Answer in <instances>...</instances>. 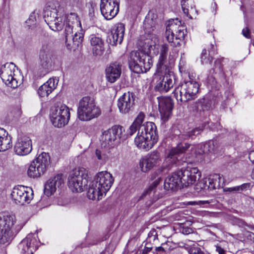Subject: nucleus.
<instances>
[{
  "label": "nucleus",
  "instance_id": "f257e3e1",
  "mask_svg": "<svg viewBox=\"0 0 254 254\" xmlns=\"http://www.w3.org/2000/svg\"><path fill=\"white\" fill-rule=\"evenodd\" d=\"M168 46L164 44L160 46L159 45H149L146 43L142 48L137 51H132L130 53L128 59V65L130 69L136 73H142L148 71L153 64L152 58L149 54L159 56L156 64V70L154 73V79L157 78L155 86L156 91L160 92H167L174 86V76L168 72L165 64L168 52Z\"/></svg>",
  "mask_w": 254,
  "mask_h": 254
},
{
  "label": "nucleus",
  "instance_id": "f03ea898",
  "mask_svg": "<svg viewBox=\"0 0 254 254\" xmlns=\"http://www.w3.org/2000/svg\"><path fill=\"white\" fill-rule=\"evenodd\" d=\"M43 17L45 21L53 31H61L65 25V43L68 49L78 47L81 44L84 31L76 13H70L64 21L65 17L59 14L56 8L47 6L44 10Z\"/></svg>",
  "mask_w": 254,
  "mask_h": 254
},
{
  "label": "nucleus",
  "instance_id": "7ed1b4c3",
  "mask_svg": "<svg viewBox=\"0 0 254 254\" xmlns=\"http://www.w3.org/2000/svg\"><path fill=\"white\" fill-rule=\"evenodd\" d=\"M111 174L107 171L97 173L89 185L87 191V197L91 200H99L109 190L114 183Z\"/></svg>",
  "mask_w": 254,
  "mask_h": 254
},
{
  "label": "nucleus",
  "instance_id": "20e7f679",
  "mask_svg": "<svg viewBox=\"0 0 254 254\" xmlns=\"http://www.w3.org/2000/svg\"><path fill=\"white\" fill-rule=\"evenodd\" d=\"M158 140L155 124L151 122H147L141 124L134 142L138 148L148 151L154 146Z\"/></svg>",
  "mask_w": 254,
  "mask_h": 254
},
{
  "label": "nucleus",
  "instance_id": "39448f33",
  "mask_svg": "<svg viewBox=\"0 0 254 254\" xmlns=\"http://www.w3.org/2000/svg\"><path fill=\"white\" fill-rule=\"evenodd\" d=\"M199 88L197 82L194 81L189 75V80L175 88L173 94L178 102L186 103L197 97Z\"/></svg>",
  "mask_w": 254,
  "mask_h": 254
},
{
  "label": "nucleus",
  "instance_id": "423d86ee",
  "mask_svg": "<svg viewBox=\"0 0 254 254\" xmlns=\"http://www.w3.org/2000/svg\"><path fill=\"white\" fill-rule=\"evenodd\" d=\"M101 114L99 107L90 97H83L78 103L77 116L82 121H88L98 117Z\"/></svg>",
  "mask_w": 254,
  "mask_h": 254
},
{
  "label": "nucleus",
  "instance_id": "0eeeda50",
  "mask_svg": "<svg viewBox=\"0 0 254 254\" xmlns=\"http://www.w3.org/2000/svg\"><path fill=\"white\" fill-rule=\"evenodd\" d=\"M50 163L49 155L45 152L41 153L31 163L27 170L28 176L32 178L41 177L46 173Z\"/></svg>",
  "mask_w": 254,
  "mask_h": 254
},
{
  "label": "nucleus",
  "instance_id": "6e6552de",
  "mask_svg": "<svg viewBox=\"0 0 254 254\" xmlns=\"http://www.w3.org/2000/svg\"><path fill=\"white\" fill-rule=\"evenodd\" d=\"M185 27L181 25L178 19L170 21L166 27L165 36L167 41L173 46L180 45V41L183 40L185 36Z\"/></svg>",
  "mask_w": 254,
  "mask_h": 254
},
{
  "label": "nucleus",
  "instance_id": "1a4fd4ad",
  "mask_svg": "<svg viewBox=\"0 0 254 254\" xmlns=\"http://www.w3.org/2000/svg\"><path fill=\"white\" fill-rule=\"evenodd\" d=\"M87 171L81 167L74 169L68 179V186L73 192H81L87 183Z\"/></svg>",
  "mask_w": 254,
  "mask_h": 254
},
{
  "label": "nucleus",
  "instance_id": "9d476101",
  "mask_svg": "<svg viewBox=\"0 0 254 254\" xmlns=\"http://www.w3.org/2000/svg\"><path fill=\"white\" fill-rule=\"evenodd\" d=\"M17 71L15 65L11 63H6L1 66L0 76L2 81L8 86L15 88L20 84V81L17 78Z\"/></svg>",
  "mask_w": 254,
  "mask_h": 254
},
{
  "label": "nucleus",
  "instance_id": "9b49d317",
  "mask_svg": "<svg viewBox=\"0 0 254 254\" xmlns=\"http://www.w3.org/2000/svg\"><path fill=\"white\" fill-rule=\"evenodd\" d=\"M50 119L56 127H61L65 126L70 119L69 108L65 105H61L51 109Z\"/></svg>",
  "mask_w": 254,
  "mask_h": 254
},
{
  "label": "nucleus",
  "instance_id": "f8f14e48",
  "mask_svg": "<svg viewBox=\"0 0 254 254\" xmlns=\"http://www.w3.org/2000/svg\"><path fill=\"white\" fill-rule=\"evenodd\" d=\"M33 195L31 188L21 185L14 187L10 193L13 202L21 205L29 203L33 199Z\"/></svg>",
  "mask_w": 254,
  "mask_h": 254
},
{
  "label": "nucleus",
  "instance_id": "ddd939ff",
  "mask_svg": "<svg viewBox=\"0 0 254 254\" xmlns=\"http://www.w3.org/2000/svg\"><path fill=\"white\" fill-rule=\"evenodd\" d=\"M124 131V127L119 125L114 126L104 131L101 138L102 146L104 147L111 146L116 140L121 138Z\"/></svg>",
  "mask_w": 254,
  "mask_h": 254
},
{
  "label": "nucleus",
  "instance_id": "4468645a",
  "mask_svg": "<svg viewBox=\"0 0 254 254\" xmlns=\"http://www.w3.org/2000/svg\"><path fill=\"white\" fill-rule=\"evenodd\" d=\"M162 161L160 153L154 150L142 157L139 161V167L142 172L146 173L159 165Z\"/></svg>",
  "mask_w": 254,
  "mask_h": 254
},
{
  "label": "nucleus",
  "instance_id": "2eb2a0df",
  "mask_svg": "<svg viewBox=\"0 0 254 254\" xmlns=\"http://www.w3.org/2000/svg\"><path fill=\"white\" fill-rule=\"evenodd\" d=\"M120 7V0H101L100 11L106 20L114 18L118 13Z\"/></svg>",
  "mask_w": 254,
  "mask_h": 254
},
{
  "label": "nucleus",
  "instance_id": "dca6fc26",
  "mask_svg": "<svg viewBox=\"0 0 254 254\" xmlns=\"http://www.w3.org/2000/svg\"><path fill=\"white\" fill-rule=\"evenodd\" d=\"M157 99L161 120L166 122L172 115L174 107L173 101L171 97L168 96L158 97Z\"/></svg>",
  "mask_w": 254,
  "mask_h": 254
},
{
  "label": "nucleus",
  "instance_id": "f3484780",
  "mask_svg": "<svg viewBox=\"0 0 254 254\" xmlns=\"http://www.w3.org/2000/svg\"><path fill=\"white\" fill-rule=\"evenodd\" d=\"M178 172L182 173V175L180 174L179 176L182 187L193 184L201 176L200 172L195 167H188L186 169L178 170Z\"/></svg>",
  "mask_w": 254,
  "mask_h": 254
},
{
  "label": "nucleus",
  "instance_id": "a211bd4d",
  "mask_svg": "<svg viewBox=\"0 0 254 254\" xmlns=\"http://www.w3.org/2000/svg\"><path fill=\"white\" fill-rule=\"evenodd\" d=\"M37 234L30 233L19 244L21 254H33L40 243Z\"/></svg>",
  "mask_w": 254,
  "mask_h": 254
},
{
  "label": "nucleus",
  "instance_id": "6ab92c4d",
  "mask_svg": "<svg viewBox=\"0 0 254 254\" xmlns=\"http://www.w3.org/2000/svg\"><path fill=\"white\" fill-rule=\"evenodd\" d=\"M32 150V140L26 135L18 136L14 146V151L18 156H25L29 154Z\"/></svg>",
  "mask_w": 254,
  "mask_h": 254
},
{
  "label": "nucleus",
  "instance_id": "aec40b11",
  "mask_svg": "<svg viewBox=\"0 0 254 254\" xmlns=\"http://www.w3.org/2000/svg\"><path fill=\"white\" fill-rule=\"evenodd\" d=\"M16 222L14 215L6 212L0 214V228L10 237L16 232L15 229Z\"/></svg>",
  "mask_w": 254,
  "mask_h": 254
},
{
  "label": "nucleus",
  "instance_id": "412c9836",
  "mask_svg": "<svg viewBox=\"0 0 254 254\" xmlns=\"http://www.w3.org/2000/svg\"><path fill=\"white\" fill-rule=\"evenodd\" d=\"M134 95L130 92L125 93L118 100V107L120 113L128 114L133 109Z\"/></svg>",
  "mask_w": 254,
  "mask_h": 254
},
{
  "label": "nucleus",
  "instance_id": "4be33fe9",
  "mask_svg": "<svg viewBox=\"0 0 254 254\" xmlns=\"http://www.w3.org/2000/svg\"><path fill=\"white\" fill-rule=\"evenodd\" d=\"M122 65L117 62L111 63L105 70L107 81L111 83L115 82L121 76Z\"/></svg>",
  "mask_w": 254,
  "mask_h": 254
},
{
  "label": "nucleus",
  "instance_id": "5701e85b",
  "mask_svg": "<svg viewBox=\"0 0 254 254\" xmlns=\"http://www.w3.org/2000/svg\"><path fill=\"white\" fill-rule=\"evenodd\" d=\"M190 146L188 143L181 142L176 147L172 148L168 154L166 161L170 164H176L179 161L180 154L185 152Z\"/></svg>",
  "mask_w": 254,
  "mask_h": 254
},
{
  "label": "nucleus",
  "instance_id": "b1692460",
  "mask_svg": "<svg viewBox=\"0 0 254 254\" xmlns=\"http://www.w3.org/2000/svg\"><path fill=\"white\" fill-rule=\"evenodd\" d=\"M64 184L62 176L57 175L50 179L45 184L44 192L47 196L52 195L56 191L57 188Z\"/></svg>",
  "mask_w": 254,
  "mask_h": 254
},
{
  "label": "nucleus",
  "instance_id": "393cba45",
  "mask_svg": "<svg viewBox=\"0 0 254 254\" xmlns=\"http://www.w3.org/2000/svg\"><path fill=\"white\" fill-rule=\"evenodd\" d=\"M125 31V25L122 23L115 24L111 29L112 39H110L111 44L117 45L121 44L124 39Z\"/></svg>",
  "mask_w": 254,
  "mask_h": 254
},
{
  "label": "nucleus",
  "instance_id": "a878e982",
  "mask_svg": "<svg viewBox=\"0 0 254 254\" xmlns=\"http://www.w3.org/2000/svg\"><path fill=\"white\" fill-rule=\"evenodd\" d=\"M182 173L178 171L168 176L165 180L164 187L166 190H175L181 186V179L179 175Z\"/></svg>",
  "mask_w": 254,
  "mask_h": 254
},
{
  "label": "nucleus",
  "instance_id": "bb28decb",
  "mask_svg": "<svg viewBox=\"0 0 254 254\" xmlns=\"http://www.w3.org/2000/svg\"><path fill=\"white\" fill-rule=\"evenodd\" d=\"M59 80L56 77L50 78L42 85L38 90V94L40 97H48L57 87Z\"/></svg>",
  "mask_w": 254,
  "mask_h": 254
},
{
  "label": "nucleus",
  "instance_id": "cd10ccee",
  "mask_svg": "<svg viewBox=\"0 0 254 254\" xmlns=\"http://www.w3.org/2000/svg\"><path fill=\"white\" fill-rule=\"evenodd\" d=\"M208 183L205 182V183L203 185L202 188L206 189L207 188L209 190H213L216 189L222 188L224 185V178H222L219 174H214L209 176L208 178Z\"/></svg>",
  "mask_w": 254,
  "mask_h": 254
},
{
  "label": "nucleus",
  "instance_id": "c85d7f7f",
  "mask_svg": "<svg viewBox=\"0 0 254 254\" xmlns=\"http://www.w3.org/2000/svg\"><path fill=\"white\" fill-rule=\"evenodd\" d=\"M89 40L93 54L96 56L102 55L104 51V42L103 39L95 35H91Z\"/></svg>",
  "mask_w": 254,
  "mask_h": 254
},
{
  "label": "nucleus",
  "instance_id": "c756f323",
  "mask_svg": "<svg viewBox=\"0 0 254 254\" xmlns=\"http://www.w3.org/2000/svg\"><path fill=\"white\" fill-rule=\"evenodd\" d=\"M12 146V137L8 132L0 127V151H5Z\"/></svg>",
  "mask_w": 254,
  "mask_h": 254
},
{
  "label": "nucleus",
  "instance_id": "7c9ffc66",
  "mask_svg": "<svg viewBox=\"0 0 254 254\" xmlns=\"http://www.w3.org/2000/svg\"><path fill=\"white\" fill-rule=\"evenodd\" d=\"M201 152L202 153H217L221 148L220 142L219 140L213 139L206 142L204 144L200 145Z\"/></svg>",
  "mask_w": 254,
  "mask_h": 254
},
{
  "label": "nucleus",
  "instance_id": "2f4dec72",
  "mask_svg": "<svg viewBox=\"0 0 254 254\" xmlns=\"http://www.w3.org/2000/svg\"><path fill=\"white\" fill-rule=\"evenodd\" d=\"M227 61V59L224 58L217 59L215 62L214 68H212L209 70V74H217L220 78L225 79L226 75L224 71L223 66V63H225Z\"/></svg>",
  "mask_w": 254,
  "mask_h": 254
},
{
  "label": "nucleus",
  "instance_id": "473e14b6",
  "mask_svg": "<svg viewBox=\"0 0 254 254\" xmlns=\"http://www.w3.org/2000/svg\"><path fill=\"white\" fill-rule=\"evenodd\" d=\"M145 115L143 113L140 112L132 124L129 126L127 130V134L129 136L133 135L136 131L139 129L141 124L143 123L144 120Z\"/></svg>",
  "mask_w": 254,
  "mask_h": 254
},
{
  "label": "nucleus",
  "instance_id": "72a5a7b5",
  "mask_svg": "<svg viewBox=\"0 0 254 254\" xmlns=\"http://www.w3.org/2000/svg\"><path fill=\"white\" fill-rule=\"evenodd\" d=\"M202 129L199 127H196L192 129H187L183 131L180 132L178 134L179 140L182 141L189 138L193 139L196 135L199 134L202 131ZM177 135V133H175Z\"/></svg>",
  "mask_w": 254,
  "mask_h": 254
},
{
  "label": "nucleus",
  "instance_id": "f704fd0d",
  "mask_svg": "<svg viewBox=\"0 0 254 254\" xmlns=\"http://www.w3.org/2000/svg\"><path fill=\"white\" fill-rule=\"evenodd\" d=\"M52 51L49 45L44 44L42 45L39 53V58L43 63H49L52 56Z\"/></svg>",
  "mask_w": 254,
  "mask_h": 254
},
{
  "label": "nucleus",
  "instance_id": "c9c22d12",
  "mask_svg": "<svg viewBox=\"0 0 254 254\" xmlns=\"http://www.w3.org/2000/svg\"><path fill=\"white\" fill-rule=\"evenodd\" d=\"M210 48L208 51V53L206 49H204L202 50L201 55V62L202 64H210L212 61V56L215 54L214 46L211 44Z\"/></svg>",
  "mask_w": 254,
  "mask_h": 254
},
{
  "label": "nucleus",
  "instance_id": "e433bc0d",
  "mask_svg": "<svg viewBox=\"0 0 254 254\" xmlns=\"http://www.w3.org/2000/svg\"><path fill=\"white\" fill-rule=\"evenodd\" d=\"M146 242L145 246L147 247H153V245L157 244L158 236L155 230L152 229L149 232Z\"/></svg>",
  "mask_w": 254,
  "mask_h": 254
},
{
  "label": "nucleus",
  "instance_id": "4c0bfd02",
  "mask_svg": "<svg viewBox=\"0 0 254 254\" xmlns=\"http://www.w3.org/2000/svg\"><path fill=\"white\" fill-rule=\"evenodd\" d=\"M156 15L152 12H149L148 15L146 16L144 21V26L145 28H149L150 26L151 28L155 26L156 20Z\"/></svg>",
  "mask_w": 254,
  "mask_h": 254
},
{
  "label": "nucleus",
  "instance_id": "58836bf2",
  "mask_svg": "<svg viewBox=\"0 0 254 254\" xmlns=\"http://www.w3.org/2000/svg\"><path fill=\"white\" fill-rule=\"evenodd\" d=\"M161 180L160 177L157 178L151 185L149 186L148 189L144 191L143 195L150 194L152 192H154L155 188L158 185Z\"/></svg>",
  "mask_w": 254,
  "mask_h": 254
},
{
  "label": "nucleus",
  "instance_id": "ea45409f",
  "mask_svg": "<svg viewBox=\"0 0 254 254\" xmlns=\"http://www.w3.org/2000/svg\"><path fill=\"white\" fill-rule=\"evenodd\" d=\"M227 243L222 242L215 245V250L218 254H226L227 252Z\"/></svg>",
  "mask_w": 254,
  "mask_h": 254
},
{
  "label": "nucleus",
  "instance_id": "a19ab883",
  "mask_svg": "<svg viewBox=\"0 0 254 254\" xmlns=\"http://www.w3.org/2000/svg\"><path fill=\"white\" fill-rule=\"evenodd\" d=\"M188 252L189 254H210L208 252L202 251L199 247L195 246L190 247Z\"/></svg>",
  "mask_w": 254,
  "mask_h": 254
},
{
  "label": "nucleus",
  "instance_id": "79ce46f5",
  "mask_svg": "<svg viewBox=\"0 0 254 254\" xmlns=\"http://www.w3.org/2000/svg\"><path fill=\"white\" fill-rule=\"evenodd\" d=\"M10 237L9 235L4 231L3 229L0 228V244H5L7 242Z\"/></svg>",
  "mask_w": 254,
  "mask_h": 254
},
{
  "label": "nucleus",
  "instance_id": "37998d69",
  "mask_svg": "<svg viewBox=\"0 0 254 254\" xmlns=\"http://www.w3.org/2000/svg\"><path fill=\"white\" fill-rule=\"evenodd\" d=\"M206 82L207 83V85L210 86L212 88L216 87V79L212 74L209 75L207 76L206 80Z\"/></svg>",
  "mask_w": 254,
  "mask_h": 254
},
{
  "label": "nucleus",
  "instance_id": "c03bdc74",
  "mask_svg": "<svg viewBox=\"0 0 254 254\" xmlns=\"http://www.w3.org/2000/svg\"><path fill=\"white\" fill-rule=\"evenodd\" d=\"M199 104L200 105L203 111H208L211 108V104L209 102H206L205 100L200 101Z\"/></svg>",
  "mask_w": 254,
  "mask_h": 254
},
{
  "label": "nucleus",
  "instance_id": "a18cd8bd",
  "mask_svg": "<svg viewBox=\"0 0 254 254\" xmlns=\"http://www.w3.org/2000/svg\"><path fill=\"white\" fill-rule=\"evenodd\" d=\"M165 245L164 244H162L161 246L156 247L155 248V251L152 252V254H163L165 252V248L163 246Z\"/></svg>",
  "mask_w": 254,
  "mask_h": 254
},
{
  "label": "nucleus",
  "instance_id": "49530a36",
  "mask_svg": "<svg viewBox=\"0 0 254 254\" xmlns=\"http://www.w3.org/2000/svg\"><path fill=\"white\" fill-rule=\"evenodd\" d=\"M251 184L249 183H244L240 186H238L239 192L249 190L251 189Z\"/></svg>",
  "mask_w": 254,
  "mask_h": 254
},
{
  "label": "nucleus",
  "instance_id": "de8ad7c7",
  "mask_svg": "<svg viewBox=\"0 0 254 254\" xmlns=\"http://www.w3.org/2000/svg\"><path fill=\"white\" fill-rule=\"evenodd\" d=\"M186 1H182V7L184 13L189 18H191L190 15H189V9L188 8L186 7Z\"/></svg>",
  "mask_w": 254,
  "mask_h": 254
},
{
  "label": "nucleus",
  "instance_id": "09e8293b",
  "mask_svg": "<svg viewBox=\"0 0 254 254\" xmlns=\"http://www.w3.org/2000/svg\"><path fill=\"white\" fill-rule=\"evenodd\" d=\"M36 18L33 14H31L29 18L26 20V22L27 24H30L31 25H34L35 23Z\"/></svg>",
  "mask_w": 254,
  "mask_h": 254
},
{
  "label": "nucleus",
  "instance_id": "8fccbe9b",
  "mask_svg": "<svg viewBox=\"0 0 254 254\" xmlns=\"http://www.w3.org/2000/svg\"><path fill=\"white\" fill-rule=\"evenodd\" d=\"M189 204L191 205H195V204H208L209 203V201L208 200H200L198 201H190L188 203Z\"/></svg>",
  "mask_w": 254,
  "mask_h": 254
},
{
  "label": "nucleus",
  "instance_id": "3c124183",
  "mask_svg": "<svg viewBox=\"0 0 254 254\" xmlns=\"http://www.w3.org/2000/svg\"><path fill=\"white\" fill-rule=\"evenodd\" d=\"M242 34L244 37H245L247 38H250L251 36V33L250 31V30L248 27H245L242 30Z\"/></svg>",
  "mask_w": 254,
  "mask_h": 254
},
{
  "label": "nucleus",
  "instance_id": "603ef678",
  "mask_svg": "<svg viewBox=\"0 0 254 254\" xmlns=\"http://www.w3.org/2000/svg\"><path fill=\"white\" fill-rule=\"evenodd\" d=\"M153 247H147L145 245L142 250V254H149L150 253L152 254Z\"/></svg>",
  "mask_w": 254,
  "mask_h": 254
},
{
  "label": "nucleus",
  "instance_id": "864d4df0",
  "mask_svg": "<svg viewBox=\"0 0 254 254\" xmlns=\"http://www.w3.org/2000/svg\"><path fill=\"white\" fill-rule=\"evenodd\" d=\"M185 62L183 59L182 56H181V60L179 64V68L181 72H182L184 70V66L185 65Z\"/></svg>",
  "mask_w": 254,
  "mask_h": 254
},
{
  "label": "nucleus",
  "instance_id": "5fc2aeb1",
  "mask_svg": "<svg viewBox=\"0 0 254 254\" xmlns=\"http://www.w3.org/2000/svg\"><path fill=\"white\" fill-rule=\"evenodd\" d=\"M192 232L191 229L188 227H183L182 229V232L183 234L188 235L191 233Z\"/></svg>",
  "mask_w": 254,
  "mask_h": 254
},
{
  "label": "nucleus",
  "instance_id": "6e6d98bb",
  "mask_svg": "<svg viewBox=\"0 0 254 254\" xmlns=\"http://www.w3.org/2000/svg\"><path fill=\"white\" fill-rule=\"evenodd\" d=\"M235 222L240 227H243L246 225V223L243 220L239 218H236Z\"/></svg>",
  "mask_w": 254,
  "mask_h": 254
},
{
  "label": "nucleus",
  "instance_id": "4d7b16f0",
  "mask_svg": "<svg viewBox=\"0 0 254 254\" xmlns=\"http://www.w3.org/2000/svg\"><path fill=\"white\" fill-rule=\"evenodd\" d=\"M227 190L229 191H237L239 192V187L235 186L233 187L227 188Z\"/></svg>",
  "mask_w": 254,
  "mask_h": 254
},
{
  "label": "nucleus",
  "instance_id": "13d9d810",
  "mask_svg": "<svg viewBox=\"0 0 254 254\" xmlns=\"http://www.w3.org/2000/svg\"><path fill=\"white\" fill-rule=\"evenodd\" d=\"M249 159L252 161L253 163H254V150L251 151L249 155Z\"/></svg>",
  "mask_w": 254,
  "mask_h": 254
},
{
  "label": "nucleus",
  "instance_id": "bf43d9fd",
  "mask_svg": "<svg viewBox=\"0 0 254 254\" xmlns=\"http://www.w3.org/2000/svg\"><path fill=\"white\" fill-rule=\"evenodd\" d=\"M96 155L99 160H102V156L101 155V152L100 150L98 149H96Z\"/></svg>",
  "mask_w": 254,
  "mask_h": 254
},
{
  "label": "nucleus",
  "instance_id": "052dcab7",
  "mask_svg": "<svg viewBox=\"0 0 254 254\" xmlns=\"http://www.w3.org/2000/svg\"><path fill=\"white\" fill-rule=\"evenodd\" d=\"M248 237L250 238L251 240H253L254 242V233L252 232L249 233Z\"/></svg>",
  "mask_w": 254,
  "mask_h": 254
},
{
  "label": "nucleus",
  "instance_id": "680f3d73",
  "mask_svg": "<svg viewBox=\"0 0 254 254\" xmlns=\"http://www.w3.org/2000/svg\"><path fill=\"white\" fill-rule=\"evenodd\" d=\"M212 7H213V8H215L214 13H215L216 11V8H217V4H216L215 2H214V3L212 4Z\"/></svg>",
  "mask_w": 254,
  "mask_h": 254
},
{
  "label": "nucleus",
  "instance_id": "e2e57ef3",
  "mask_svg": "<svg viewBox=\"0 0 254 254\" xmlns=\"http://www.w3.org/2000/svg\"><path fill=\"white\" fill-rule=\"evenodd\" d=\"M164 169H165V168H164L163 167H161L160 168H159V169H158V171H159V172H163V170H164Z\"/></svg>",
  "mask_w": 254,
  "mask_h": 254
},
{
  "label": "nucleus",
  "instance_id": "0e129e2a",
  "mask_svg": "<svg viewBox=\"0 0 254 254\" xmlns=\"http://www.w3.org/2000/svg\"><path fill=\"white\" fill-rule=\"evenodd\" d=\"M252 177L253 179H254V169H253L252 173Z\"/></svg>",
  "mask_w": 254,
  "mask_h": 254
},
{
  "label": "nucleus",
  "instance_id": "69168bd1",
  "mask_svg": "<svg viewBox=\"0 0 254 254\" xmlns=\"http://www.w3.org/2000/svg\"><path fill=\"white\" fill-rule=\"evenodd\" d=\"M251 229L253 230L254 231V226H252L251 227Z\"/></svg>",
  "mask_w": 254,
  "mask_h": 254
},
{
  "label": "nucleus",
  "instance_id": "338daca9",
  "mask_svg": "<svg viewBox=\"0 0 254 254\" xmlns=\"http://www.w3.org/2000/svg\"><path fill=\"white\" fill-rule=\"evenodd\" d=\"M190 10H193V8H192V7H191V9H190Z\"/></svg>",
  "mask_w": 254,
  "mask_h": 254
},
{
  "label": "nucleus",
  "instance_id": "774afa93",
  "mask_svg": "<svg viewBox=\"0 0 254 254\" xmlns=\"http://www.w3.org/2000/svg\"><path fill=\"white\" fill-rule=\"evenodd\" d=\"M59 205H62L63 204H61V203H59Z\"/></svg>",
  "mask_w": 254,
  "mask_h": 254
}]
</instances>
